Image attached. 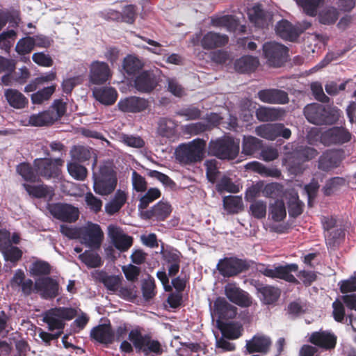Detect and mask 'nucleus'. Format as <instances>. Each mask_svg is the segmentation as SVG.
<instances>
[{"mask_svg": "<svg viewBox=\"0 0 356 356\" xmlns=\"http://www.w3.org/2000/svg\"><path fill=\"white\" fill-rule=\"evenodd\" d=\"M303 113L308 122L316 125H332L340 120L341 111L319 103L306 105Z\"/></svg>", "mask_w": 356, "mask_h": 356, "instance_id": "obj_1", "label": "nucleus"}, {"mask_svg": "<svg viewBox=\"0 0 356 356\" xmlns=\"http://www.w3.org/2000/svg\"><path fill=\"white\" fill-rule=\"evenodd\" d=\"M239 152V140L224 136L209 142L208 153L221 160H234Z\"/></svg>", "mask_w": 356, "mask_h": 356, "instance_id": "obj_2", "label": "nucleus"}, {"mask_svg": "<svg viewBox=\"0 0 356 356\" xmlns=\"http://www.w3.org/2000/svg\"><path fill=\"white\" fill-rule=\"evenodd\" d=\"M118 184L117 172L109 163L100 165L94 173V191L100 195H108L115 191Z\"/></svg>", "mask_w": 356, "mask_h": 356, "instance_id": "obj_3", "label": "nucleus"}, {"mask_svg": "<svg viewBox=\"0 0 356 356\" xmlns=\"http://www.w3.org/2000/svg\"><path fill=\"white\" fill-rule=\"evenodd\" d=\"M205 147V140L198 138L188 143L181 144L175 149V159L179 163L185 165L202 161L204 158Z\"/></svg>", "mask_w": 356, "mask_h": 356, "instance_id": "obj_4", "label": "nucleus"}, {"mask_svg": "<svg viewBox=\"0 0 356 356\" xmlns=\"http://www.w3.org/2000/svg\"><path fill=\"white\" fill-rule=\"evenodd\" d=\"M129 340L132 342L138 353H143L145 356L150 353L161 355L163 352L159 341L152 340L149 334L143 335L140 330H132L129 333Z\"/></svg>", "mask_w": 356, "mask_h": 356, "instance_id": "obj_5", "label": "nucleus"}, {"mask_svg": "<svg viewBox=\"0 0 356 356\" xmlns=\"http://www.w3.org/2000/svg\"><path fill=\"white\" fill-rule=\"evenodd\" d=\"M252 263L250 260L236 257H225L218 260L216 269L223 277H234L248 270Z\"/></svg>", "mask_w": 356, "mask_h": 356, "instance_id": "obj_6", "label": "nucleus"}, {"mask_svg": "<svg viewBox=\"0 0 356 356\" xmlns=\"http://www.w3.org/2000/svg\"><path fill=\"white\" fill-rule=\"evenodd\" d=\"M64 160L51 158L36 159L33 160V166L45 179L60 180L62 179V167Z\"/></svg>", "mask_w": 356, "mask_h": 356, "instance_id": "obj_7", "label": "nucleus"}, {"mask_svg": "<svg viewBox=\"0 0 356 356\" xmlns=\"http://www.w3.org/2000/svg\"><path fill=\"white\" fill-rule=\"evenodd\" d=\"M79 240L89 248L97 250L104 241V232L98 224L89 222L86 226L81 227Z\"/></svg>", "mask_w": 356, "mask_h": 356, "instance_id": "obj_8", "label": "nucleus"}, {"mask_svg": "<svg viewBox=\"0 0 356 356\" xmlns=\"http://www.w3.org/2000/svg\"><path fill=\"white\" fill-rule=\"evenodd\" d=\"M255 133L258 136L270 141H274L280 136L287 140L291 136V131L282 123L260 124L256 127Z\"/></svg>", "mask_w": 356, "mask_h": 356, "instance_id": "obj_9", "label": "nucleus"}, {"mask_svg": "<svg viewBox=\"0 0 356 356\" xmlns=\"http://www.w3.org/2000/svg\"><path fill=\"white\" fill-rule=\"evenodd\" d=\"M352 137V133L345 127H332L323 132L321 141L326 146H340L350 142Z\"/></svg>", "mask_w": 356, "mask_h": 356, "instance_id": "obj_10", "label": "nucleus"}, {"mask_svg": "<svg viewBox=\"0 0 356 356\" xmlns=\"http://www.w3.org/2000/svg\"><path fill=\"white\" fill-rule=\"evenodd\" d=\"M48 209L56 219L63 222H74L79 216L78 209L67 203H54L49 205Z\"/></svg>", "mask_w": 356, "mask_h": 356, "instance_id": "obj_11", "label": "nucleus"}, {"mask_svg": "<svg viewBox=\"0 0 356 356\" xmlns=\"http://www.w3.org/2000/svg\"><path fill=\"white\" fill-rule=\"evenodd\" d=\"M263 55L270 67H280L284 65L289 56L287 46H262Z\"/></svg>", "mask_w": 356, "mask_h": 356, "instance_id": "obj_12", "label": "nucleus"}, {"mask_svg": "<svg viewBox=\"0 0 356 356\" xmlns=\"http://www.w3.org/2000/svg\"><path fill=\"white\" fill-rule=\"evenodd\" d=\"M309 26L310 23L307 22H303L302 24L298 23L296 26H293L287 20H282L277 23L275 30L277 34L282 38L294 42L300 33Z\"/></svg>", "mask_w": 356, "mask_h": 356, "instance_id": "obj_13", "label": "nucleus"}, {"mask_svg": "<svg viewBox=\"0 0 356 356\" xmlns=\"http://www.w3.org/2000/svg\"><path fill=\"white\" fill-rule=\"evenodd\" d=\"M159 80L153 71H143L135 76L133 87L141 93H150L158 86Z\"/></svg>", "mask_w": 356, "mask_h": 356, "instance_id": "obj_14", "label": "nucleus"}, {"mask_svg": "<svg viewBox=\"0 0 356 356\" xmlns=\"http://www.w3.org/2000/svg\"><path fill=\"white\" fill-rule=\"evenodd\" d=\"M118 106L122 112L138 113L149 110L151 104L147 99L130 96L119 101Z\"/></svg>", "mask_w": 356, "mask_h": 356, "instance_id": "obj_15", "label": "nucleus"}, {"mask_svg": "<svg viewBox=\"0 0 356 356\" xmlns=\"http://www.w3.org/2000/svg\"><path fill=\"white\" fill-rule=\"evenodd\" d=\"M344 159V151L342 149L325 150L318 159V169L323 172H329L341 165Z\"/></svg>", "mask_w": 356, "mask_h": 356, "instance_id": "obj_16", "label": "nucleus"}, {"mask_svg": "<svg viewBox=\"0 0 356 356\" xmlns=\"http://www.w3.org/2000/svg\"><path fill=\"white\" fill-rule=\"evenodd\" d=\"M33 292H40L44 300L54 299L58 295V283L51 277L38 279L34 284Z\"/></svg>", "mask_w": 356, "mask_h": 356, "instance_id": "obj_17", "label": "nucleus"}, {"mask_svg": "<svg viewBox=\"0 0 356 356\" xmlns=\"http://www.w3.org/2000/svg\"><path fill=\"white\" fill-rule=\"evenodd\" d=\"M225 293L229 301L239 307H248L251 303L248 293L238 287L236 283H228L225 287Z\"/></svg>", "mask_w": 356, "mask_h": 356, "instance_id": "obj_18", "label": "nucleus"}, {"mask_svg": "<svg viewBox=\"0 0 356 356\" xmlns=\"http://www.w3.org/2000/svg\"><path fill=\"white\" fill-rule=\"evenodd\" d=\"M309 341L325 350L334 349L337 344V336L330 331H314L312 332Z\"/></svg>", "mask_w": 356, "mask_h": 356, "instance_id": "obj_19", "label": "nucleus"}, {"mask_svg": "<svg viewBox=\"0 0 356 356\" xmlns=\"http://www.w3.org/2000/svg\"><path fill=\"white\" fill-rule=\"evenodd\" d=\"M108 236L115 248L120 252L128 251L133 244V238L126 234L115 225L108 227Z\"/></svg>", "mask_w": 356, "mask_h": 356, "instance_id": "obj_20", "label": "nucleus"}, {"mask_svg": "<svg viewBox=\"0 0 356 356\" xmlns=\"http://www.w3.org/2000/svg\"><path fill=\"white\" fill-rule=\"evenodd\" d=\"M111 75V71L106 63L96 60L91 63L89 74L90 83L96 85L104 84L108 81Z\"/></svg>", "mask_w": 356, "mask_h": 356, "instance_id": "obj_21", "label": "nucleus"}, {"mask_svg": "<svg viewBox=\"0 0 356 356\" xmlns=\"http://www.w3.org/2000/svg\"><path fill=\"white\" fill-rule=\"evenodd\" d=\"M213 312L218 317L217 321L223 322L234 319L237 314V308L227 302L224 298L218 297L214 301Z\"/></svg>", "mask_w": 356, "mask_h": 356, "instance_id": "obj_22", "label": "nucleus"}, {"mask_svg": "<svg viewBox=\"0 0 356 356\" xmlns=\"http://www.w3.org/2000/svg\"><path fill=\"white\" fill-rule=\"evenodd\" d=\"M257 98L262 102L274 104H285L289 101L287 92L275 88L258 91Z\"/></svg>", "mask_w": 356, "mask_h": 356, "instance_id": "obj_23", "label": "nucleus"}, {"mask_svg": "<svg viewBox=\"0 0 356 356\" xmlns=\"http://www.w3.org/2000/svg\"><path fill=\"white\" fill-rule=\"evenodd\" d=\"M34 284L33 280L26 279L24 271L22 269L15 270L10 284L13 289L20 288L25 296H29L33 292Z\"/></svg>", "mask_w": 356, "mask_h": 356, "instance_id": "obj_24", "label": "nucleus"}, {"mask_svg": "<svg viewBox=\"0 0 356 356\" xmlns=\"http://www.w3.org/2000/svg\"><path fill=\"white\" fill-rule=\"evenodd\" d=\"M260 62L257 56L245 55L235 60L234 68L239 74H250L256 72Z\"/></svg>", "mask_w": 356, "mask_h": 356, "instance_id": "obj_25", "label": "nucleus"}, {"mask_svg": "<svg viewBox=\"0 0 356 356\" xmlns=\"http://www.w3.org/2000/svg\"><path fill=\"white\" fill-rule=\"evenodd\" d=\"M90 337L92 340L106 345L115 341V332L110 323L99 324L95 327L90 330Z\"/></svg>", "mask_w": 356, "mask_h": 356, "instance_id": "obj_26", "label": "nucleus"}, {"mask_svg": "<svg viewBox=\"0 0 356 356\" xmlns=\"http://www.w3.org/2000/svg\"><path fill=\"white\" fill-rule=\"evenodd\" d=\"M248 15L250 22L258 27L264 28L272 22L271 13L263 10L259 4L248 8Z\"/></svg>", "mask_w": 356, "mask_h": 356, "instance_id": "obj_27", "label": "nucleus"}, {"mask_svg": "<svg viewBox=\"0 0 356 356\" xmlns=\"http://www.w3.org/2000/svg\"><path fill=\"white\" fill-rule=\"evenodd\" d=\"M270 339L263 334H255L249 341H246V350L249 354L254 353H267L271 346Z\"/></svg>", "mask_w": 356, "mask_h": 356, "instance_id": "obj_28", "label": "nucleus"}, {"mask_svg": "<svg viewBox=\"0 0 356 356\" xmlns=\"http://www.w3.org/2000/svg\"><path fill=\"white\" fill-rule=\"evenodd\" d=\"M286 111L280 108H270L260 106L256 110V117L259 122H275L282 120Z\"/></svg>", "mask_w": 356, "mask_h": 356, "instance_id": "obj_29", "label": "nucleus"}, {"mask_svg": "<svg viewBox=\"0 0 356 356\" xmlns=\"http://www.w3.org/2000/svg\"><path fill=\"white\" fill-rule=\"evenodd\" d=\"M256 289L259 293L261 301L266 305L276 302L280 297L281 291L277 287L258 283Z\"/></svg>", "mask_w": 356, "mask_h": 356, "instance_id": "obj_30", "label": "nucleus"}, {"mask_svg": "<svg viewBox=\"0 0 356 356\" xmlns=\"http://www.w3.org/2000/svg\"><path fill=\"white\" fill-rule=\"evenodd\" d=\"M4 97L15 109H23L29 106V99L19 90L7 89L4 90Z\"/></svg>", "mask_w": 356, "mask_h": 356, "instance_id": "obj_31", "label": "nucleus"}, {"mask_svg": "<svg viewBox=\"0 0 356 356\" xmlns=\"http://www.w3.org/2000/svg\"><path fill=\"white\" fill-rule=\"evenodd\" d=\"M127 199L128 195L126 192L121 190L117 191L114 197L105 205L106 213L113 216L119 212L126 204Z\"/></svg>", "mask_w": 356, "mask_h": 356, "instance_id": "obj_32", "label": "nucleus"}, {"mask_svg": "<svg viewBox=\"0 0 356 356\" xmlns=\"http://www.w3.org/2000/svg\"><path fill=\"white\" fill-rule=\"evenodd\" d=\"M298 270L297 264H289L285 266H279L274 268V279L277 278L293 284H298L299 281L292 274L291 272Z\"/></svg>", "mask_w": 356, "mask_h": 356, "instance_id": "obj_33", "label": "nucleus"}, {"mask_svg": "<svg viewBox=\"0 0 356 356\" xmlns=\"http://www.w3.org/2000/svg\"><path fill=\"white\" fill-rule=\"evenodd\" d=\"M16 172L20 175L24 181L35 183L40 181V175L33 165L29 162H22L16 166Z\"/></svg>", "mask_w": 356, "mask_h": 356, "instance_id": "obj_34", "label": "nucleus"}, {"mask_svg": "<svg viewBox=\"0 0 356 356\" xmlns=\"http://www.w3.org/2000/svg\"><path fill=\"white\" fill-rule=\"evenodd\" d=\"M211 24L214 26L226 28L229 31H236L238 29L241 33L245 31V26L239 25L238 21L233 16L225 15L213 18Z\"/></svg>", "mask_w": 356, "mask_h": 356, "instance_id": "obj_35", "label": "nucleus"}, {"mask_svg": "<svg viewBox=\"0 0 356 356\" xmlns=\"http://www.w3.org/2000/svg\"><path fill=\"white\" fill-rule=\"evenodd\" d=\"M23 187L29 195L35 198L51 199L54 195V191L53 188L45 184L35 186L29 184H23Z\"/></svg>", "mask_w": 356, "mask_h": 356, "instance_id": "obj_36", "label": "nucleus"}, {"mask_svg": "<svg viewBox=\"0 0 356 356\" xmlns=\"http://www.w3.org/2000/svg\"><path fill=\"white\" fill-rule=\"evenodd\" d=\"M217 324L222 337L226 339L235 340L243 334V329L241 325L233 323H225L220 320H217Z\"/></svg>", "mask_w": 356, "mask_h": 356, "instance_id": "obj_37", "label": "nucleus"}, {"mask_svg": "<svg viewBox=\"0 0 356 356\" xmlns=\"http://www.w3.org/2000/svg\"><path fill=\"white\" fill-rule=\"evenodd\" d=\"M93 95L96 100L105 105H112L117 101V90L111 87L95 88Z\"/></svg>", "mask_w": 356, "mask_h": 356, "instance_id": "obj_38", "label": "nucleus"}, {"mask_svg": "<svg viewBox=\"0 0 356 356\" xmlns=\"http://www.w3.org/2000/svg\"><path fill=\"white\" fill-rule=\"evenodd\" d=\"M97 279L99 282L104 284L108 291H118L119 286L122 282L120 275H109L105 271H99L97 273Z\"/></svg>", "mask_w": 356, "mask_h": 356, "instance_id": "obj_39", "label": "nucleus"}, {"mask_svg": "<svg viewBox=\"0 0 356 356\" xmlns=\"http://www.w3.org/2000/svg\"><path fill=\"white\" fill-rule=\"evenodd\" d=\"M248 170L257 172L266 177L279 178L281 176V171L276 168H267L258 161L249 162L246 165Z\"/></svg>", "mask_w": 356, "mask_h": 356, "instance_id": "obj_40", "label": "nucleus"}, {"mask_svg": "<svg viewBox=\"0 0 356 356\" xmlns=\"http://www.w3.org/2000/svg\"><path fill=\"white\" fill-rule=\"evenodd\" d=\"M95 154L93 167L97 165V157L91 148L84 146H75L72 150V156L74 161L85 162L88 161L92 155Z\"/></svg>", "mask_w": 356, "mask_h": 356, "instance_id": "obj_41", "label": "nucleus"}, {"mask_svg": "<svg viewBox=\"0 0 356 356\" xmlns=\"http://www.w3.org/2000/svg\"><path fill=\"white\" fill-rule=\"evenodd\" d=\"M158 133L162 137L173 139L177 135L176 124L172 120L162 118L159 122Z\"/></svg>", "mask_w": 356, "mask_h": 356, "instance_id": "obj_42", "label": "nucleus"}, {"mask_svg": "<svg viewBox=\"0 0 356 356\" xmlns=\"http://www.w3.org/2000/svg\"><path fill=\"white\" fill-rule=\"evenodd\" d=\"M47 110L30 116L28 122L33 127H43L54 124L55 120Z\"/></svg>", "mask_w": 356, "mask_h": 356, "instance_id": "obj_43", "label": "nucleus"}, {"mask_svg": "<svg viewBox=\"0 0 356 356\" xmlns=\"http://www.w3.org/2000/svg\"><path fill=\"white\" fill-rule=\"evenodd\" d=\"M143 67V63L137 57L132 55H128L122 62V68L129 75L139 74V72Z\"/></svg>", "mask_w": 356, "mask_h": 356, "instance_id": "obj_44", "label": "nucleus"}, {"mask_svg": "<svg viewBox=\"0 0 356 356\" xmlns=\"http://www.w3.org/2000/svg\"><path fill=\"white\" fill-rule=\"evenodd\" d=\"M262 142L257 138L248 136H244L242 145V152L245 155H253L261 149Z\"/></svg>", "mask_w": 356, "mask_h": 356, "instance_id": "obj_45", "label": "nucleus"}, {"mask_svg": "<svg viewBox=\"0 0 356 356\" xmlns=\"http://www.w3.org/2000/svg\"><path fill=\"white\" fill-rule=\"evenodd\" d=\"M269 216L272 220L275 222H280L286 218V209L283 200H277L270 204Z\"/></svg>", "mask_w": 356, "mask_h": 356, "instance_id": "obj_46", "label": "nucleus"}, {"mask_svg": "<svg viewBox=\"0 0 356 356\" xmlns=\"http://www.w3.org/2000/svg\"><path fill=\"white\" fill-rule=\"evenodd\" d=\"M161 196V192L157 188H150L147 190L146 193L139 200L138 210L144 211L147 209L150 203L159 199Z\"/></svg>", "mask_w": 356, "mask_h": 356, "instance_id": "obj_47", "label": "nucleus"}, {"mask_svg": "<svg viewBox=\"0 0 356 356\" xmlns=\"http://www.w3.org/2000/svg\"><path fill=\"white\" fill-rule=\"evenodd\" d=\"M78 258L90 268H98L102 264L99 255L97 252L90 250H86L80 254Z\"/></svg>", "mask_w": 356, "mask_h": 356, "instance_id": "obj_48", "label": "nucleus"}, {"mask_svg": "<svg viewBox=\"0 0 356 356\" xmlns=\"http://www.w3.org/2000/svg\"><path fill=\"white\" fill-rule=\"evenodd\" d=\"M327 232L328 233L325 236L326 246L327 248L334 250L341 241L343 240L344 231L341 229H337Z\"/></svg>", "mask_w": 356, "mask_h": 356, "instance_id": "obj_49", "label": "nucleus"}, {"mask_svg": "<svg viewBox=\"0 0 356 356\" xmlns=\"http://www.w3.org/2000/svg\"><path fill=\"white\" fill-rule=\"evenodd\" d=\"M225 209L230 213H237L243 210V202L238 196H226L223 199Z\"/></svg>", "mask_w": 356, "mask_h": 356, "instance_id": "obj_50", "label": "nucleus"}, {"mask_svg": "<svg viewBox=\"0 0 356 356\" xmlns=\"http://www.w3.org/2000/svg\"><path fill=\"white\" fill-rule=\"evenodd\" d=\"M350 47H345L343 49L330 51L326 54L324 58L317 65L314 67L315 70H319L327 66L332 60L342 57L348 51H350Z\"/></svg>", "mask_w": 356, "mask_h": 356, "instance_id": "obj_51", "label": "nucleus"}, {"mask_svg": "<svg viewBox=\"0 0 356 356\" xmlns=\"http://www.w3.org/2000/svg\"><path fill=\"white\" fill-rule=\"evenodd\" d=\"M43 321L47 324L48 330L51 332L53 330H63L65 327V323L63 319H60L57 316H54L52 310H47L43 316Z\"/></svg>", "mask_w": 356, "mask_h": 356, "instance_id": "obj_52", "label": "nucleus"}, {"mask_svg": "<svg viewBox=\"0 0 356 356\" xmlns=\"http://www.w3.org/2000/svg\"><path fill=\"white\" fill-rule=\"evenodd\" d=\"M287 204L290 218H297L302 213L304 203L300 200L298 194L291 196Z\"/></svg>", "mask_w": 356, "mask_h": 356, "instance_id": "obj_53", "label": "nucleus"}, {"mask_svg": "<svg viewBox=\"0 0 356 356\" xmlns=\"http://www.w3.org/2000/svg\"><path fill=\"white\" fill-rule=\"evenodd\" d=\"M56 84L44 88L43 89L36 91L31 95V101L34 104H40L44 101H47L51 97L56 90Z\"/></svg>", "mask_w": 356, "mask_h": 356, "instance_id": "obj_54", "label": "nucleus"}, {"mask_svg": "<svg viewBox=\"0 0 356 356\" xmlns=\"http://www.w3.org/2000/svg\"><path fill=\"white\" fill-rule=\"evenodd\" d=\"M51 272V265L44 260H36L31 264L30 267L31 275L33 277L49 275Z\"/></svg>", "mask_w": 356, "mask_h": 356, "instance_id": "obj_55", "label": "nucleus"}, {"mask_svg": "<svg viewBox=\"0 0 356 356\" xmlns=\"http://www.w3.org/2000/svg\"><path fill=\"white\" fill-rule=\"evenodd\" d=\"M211 129V127L209 124H206L203 122H197L184 125L182 127V131L186 135L195 136L201 134L204 131H207Z\"/></svg>", "mask_w": 356, "mask_h": 356, "instance_id": "obj_56", "label": "nucleus"}, {"mask_svg": "<svg viewBox=\"0 0 356 356\" xmlns=\"http://www.w3.org/2000/svg\"><path fill=\"white\" fill-rule=\"evenodd\" d=\"M156 220H164L168 218L172 212V207L168 202L159 201L152 207Z\"/></svg>", "mask_w": 356, "mask_h": 356, "instance_id": "obj_57", "label": "nucleus"}, {"mask_svg": "<svg viewBox=\"0 0 356 356\" xmlns=\"http://www.w3.org/2000/svg\"><path fill=\"white\" fill-rule=\"evenodd\" d=\"M210 58L217 64H227L234 60V56L227 50L214 49L210 52Z\"/></svg>", "mask_w": 356, "mask_h": 356, "instance_id": "obj_58", "label": "nucleus"}, {"mask_svg": "<svg viewBox=\"0 0 356 356\" xmlns=\"http://www.w3.org/2000/svg\"><path fill=\"white\" fill-rule=\"evenodd\" d=\"M70 175L76 180H85L87 177V169L76 162H70L67 165Z\"/></svg>", "mask_w": 356, "mask_h": 356, "instance_id": "obj_59", "label": "nucleus"}, {"mask_svg": "<svg viewBox=\"0 0 356 356\" xmlns=\"http://www.w3.org/2000/svg\"><path fill=\"white\" fill-rule=\"evenodd\" d=\"M283 192V186L277 182L267 184L261 191L263 196L266 197L277 199L280 197Z\"/></svg>", "mask_w": 356, "mask_h": 356, "instance_id": "obj_60", "label": "nucleus"}, {"mask_svg": "<svg viewBox=\"0 0 356 356\" xmlns=\"http://www.w3.org/2000/svg\"><path fill=\"white\" fill-rule=\"evenodd\" d=\"M5 261H9L15 264L22 259L23 252L19 248L13 245H8L2 250Z\"/></svg>", "mask_w": 356, "mask_h": 356, "instance_id": "obj_61", "label": "nucleus"}, {"mask_svg": "<svg viewBox=\"0 0 356 356\" xmlns=\"http://www.w3.org/2000/svg\"><path fill=\"white\" fill-rule=\"evenodd\" d=\"M300 5L304 12L309 16H315L317 13L318 6L323 3V0H296Z\"/></svg>", "mask_w": 356, "mask_h": 356, "instance_id": "obj_62", "label": "nucleus"}, {"mask_svg": "<svg viewBox=\"0 0 356 356\" xmlns=\"http://www.w3.org/2000/svg\"><path fill=\"white\" fill-rule=\"evenodd\" d=\"M216 191L219 193L226 191L236 193L239 191V186L232 182L230 178L227 176H224L216 184Z\"/></svg>", "mask_w": 356, "mask_h": 356, "instance_id": "obj_63", "label": "nucleus"}, {"mask_svg": "<svg viewBox=\"0 0 356 356\" xmlns=\"http://www.w3.org/2000/svg\"><path fill=\"white\" fill-rule=\"evenodd\" d=\"M307 305L298 299L290 302L287 306V313L291 317L296 318L305 312Z\"/></svg>", "mask_w": 356, "mask_h": 356, "instance_id": "obj_64", "label": "nucleus"}]
</instances>
